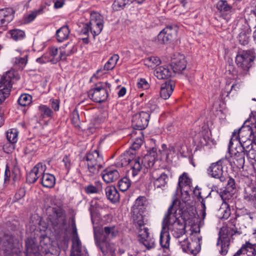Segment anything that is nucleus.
<instances>
[{"mask_svg":"<svg viewBox=\"0 0 256 256\" xmlns=\"http://www.w3.org/2000/svg\"><path fill=\"white\" fill-rule=\"evenodd\" d=\"M184 206L178 198L173 200L162 220V228H168L172 234L180 238L185 234L186 224L182 216Z\"/></svg>","mask_w":256,"mask_h":256,"instance_id":"1","label":"nucleus"},{"mask_svg":"<svg viewBox=\"0 0 256 256\" xmlns=\"http://www.w3.org/2000/svg\"><path fill=\"white\" fill-rule=\"evenodd\" d=\"M136 206H135L134 209L133 221L136 227L138 240L148 250H150L155 246L154 240L150 235L148 228L145 227L146 220L144 216L139 212L138 208Z\"/></svg>","mask_w":256,"mask_h":256,"instance_id":"2","label":"nucleus"},{"mask_svg":"<svg viewBox=\"0 0 256 256\" xmlns=\"http://www.w3.org/2000/svg\"><path fill=\"white\" fill-rule=\"evenodd\" d=\"M254 58V52L253 49L240 50L238 52L236 58V62L238 67L244 71L242 73L243 76L247 74Z\"/></svg>","mask_w":256,"mask_h":256,"instance_id":"3","label":"nucleus"},{"mask_svg":"<svg viewBox=\"0 0 256 256\" xmlns=\"http://www.w3.org/2000/svg\"><path fill=\"white\" fill-rule=\"evenodd\" d=\"M239 233L237 231L233 232L232 229L228 227H222L219 232V236L218 240L216 246L220 254L222 256L227 254L230 244V237Z\"/></svg>","mask_w":256,"mask_h":256,"instance_id":"4","label":"nucleus"},{"mask_svg":"<svg viewBox=\"0 0 256 256\" xmlns=\"http://www.w3.org/2000/svg\"><path fill=\"white\" fill-rule=\"evenodd\" d=\"M88 171L92 174L98 173L104 164L102 156L100 155L97 150H94L88 152L86 156Z\"/></svg>","mask_w":256,"mask_h":256,"instance_id":"5","label":"nucleus"},{"mask_svg":"<svg viewBox=\"0 0 256 256\" xmlns=\"http://www.w3.org/2000/svg\"><path fill=\"white\" fill-rule=\"evenodd\" d=\"M118 234V229L114 226H105L103 229L94 228V236L96 242L108 241L116 238Z\"/></svg>","mask_w":256,"mask_h":256,"instance_id":"6","label":"nucleus"},{"mask_svg":"<svg viewBox=\"0 0 256 256\" xmlns=\"http://www.w3.org/2000/svg\"><path fill=\"white\" fill-rule=\"evenodd\" d=\"M15 78L14 70L7 72L0 80V102L8 96L12 86V80Z\"/></svg>","mask_w":256,"mask_h":256,"instance_id":"7","label":"nucleus"},{"mask_svg":"<svg viewBox=\"0 0 256 256\" xmlns=\"http://www.w3.org/2000/svg\"><path fill=\"white\" fill-rule=\"evenodd\" d=\"M247 122H250L248 120L245 122L244 124L238 130H234L232 133V137L228 144V150H230L232 145V140L244 141V140H248L252 138L253 126L249 125H246Z\"/></svg>","mask_w":256,"mask_h":256,"instance_id":"8","label":"nucleus"},{"mask_svg":"<svg viewBox=\"0 0 256 256\" xmlns=\"http://www.w3.org/2000/svg\"><path fill=\"white\" fill-rule=\"evenodd\" d=\"M104 22L103 16L100 13L96 12H91L88 24L90 31L94 38L101 32L104 28Z\"/></svg>","mask_w":256,"mask_h":256,"instance_id":"9","label":"nucleus"},{"mask_svg":"<svg viewBox=\"0 0 256 256\" xmlns=\"http://www.w3.org/2000/svg\"><path fill=\"white\" fill-rule=\"evenodd\" d=\"M150 179L156 188L162 190L167 184L168 176L159 169L153 170L150 172Z\"/></svg>","mask_w":256,"mask_h":256,"instance_id":"10","label":"nucleus"},{"mask_svg":"<svg viewBox=\"0 0 256 256\" xmlns=\"http://www.w3.org/2000/svg\"><path fill=\"white\" fill-rule=\"evenodd\" d=\"M88 96L94 102H102L107 99L108 92L102 84H96L94 88L89 90Z\"/></svg>","mask_w":256,"mask_h":256,"instance_id":"11","label":"nucleus"},{"mask_svg":"<svg viewBox=\"0 0 256 256\" xmlns=\"http://www.w3.org/2000/svg\"><path fill=\"white\" fill-rule=\"evenodd\" d=\"M224 160H220L212 164L207 170L208 174L210 176L214 178L219 179L222 182H224L226 179L222 166Z\"/></svg>","mask_w":256,"mask_h":256,"instance_id":"12","label":"nucleus"},{"mask_svg":"<svg viewBox=\"0 0 256 256\" xmlns=\"http://www.w3.org/2000/svg\"><path fill=\"white\" fill-rule=\"evenodd\" d=\"M182 238L184 240H179L178 242L184 252L195 256L200 251V246L198 242H190L185 234Z\"/></svg>","mask_w":256,"mask_h":256,"instance_id":"13","label":"nucleus"},{"mask_svg":"<svg viewBox=\"0 0 256 256\" xmlns=\"http://www.w3.org/2000/svg\"><path fill=\"white\" fill-rule=\"evenodd\" d=\"M149 118V114L144 112L134 114L132 118L134 128L138 130L144 129L148 125Z\"/></svg>","mask_w":256,"mask_h":256,"instance_id":"14","label":"nucleus"},{"mask_svg":"<svg viewBox=\"0 0 256 256\" xmlns=\"http://www.w3.org/2000/svg\"><path fill=\"white\" fill-rule=\"evenodd\" d=\"M177 30L172 26H168L164 28L158 34V40L160 44L170 42L176 37Z\"/></svg>","mask_w":256,"mask_h":256,"instance_id":"15","label":"nucleus"},{"mask_svg":"<svg viewBox=\"0 0 256 256\" xmlns=\"http://www.w3.org/2000/svg\"><path fill=\"white\" fill-rule=\"evenodd\" d=\"M53 220L52 221L54 228L60 229L66 224V216L62 209L58 206L52 208Z\"/></svg>","mask_w":256,"mask_h":256,"instance_id":"16","label":"nucleus"},{"mask_svg":"<svg viewBox=\"0 0 256 256\" xmlns=\"http://www.w3.org/2000/svg\"><path fill=\"white\" fill-rule=\"evenodd\" d=\"M72 246L70 256H82V243L78 236L76 224H72Z\"/></svg>","mask_w":256,"mask_h":256,"instance_id":"17","label":"nucleus"},{"mask_svg":"<svg viewBox=\"0 0 256 256\" xmlns=\"http://www.w3.org/2000/svg\"><path fill=\"white\" fill-rule=\"evenodd\" d=\"M46 170V166L42 162L36 164L26 176V180L29 183H34L42 176Z\"/></svg>","mask_w":256,"mask_h":256,"instance_id":"18","label":"nucleus"},{"mask_svg":"<svg viewBox=\"0 0 256 256\" xmlns=\"http://www.w3.org/2000/svg\"><path fill=\"white\" fill-rule=\"evenodd\" d=\"M14 237L12 235L6 234L3 236L1 242L4 248V250L6 256H13L15 252V247L14 244Z\"/></svg>","mask_w":256,"mask_h":256,"instance_id":"19","label":"nucleus"},{"mask_svg":"<svg viewBox=\"0 0 256 256\" xmlns=\"http://www.w3.org/2000/svg\"><path fill=\"white\" fill-rule=\"evenodd\" d=\"M232 148V146L230 150H228L230 152L234 154L230 162V166L238 168H242L244 164V152L242 150L234 152Z\"/></svg>","mask_w":256,"mask_h":256,"instance_id":"20","label":"nucleus"},{"mask_svg":"<svg viewBox=\"0 0 256 256\" xmlns=\"http://www.w3.org/2000/svg\"><path fill=\"white\" fill-rule=\"evenodd\" d=\"M26 256H40V252L38 244L35 240L28 238L26 240Z\"/></svg>","mask_w":256,"mask_h":256,"instance_id":"21","label":"nucleus"},{"mask_svg":"<svg viewBox=\"0 0 256 256\" xmlns=\"http://www.w3.org/2000/svg\"><path fill=\"white\" fill-rule=\"evenodd\" d=\"M15 11L12 8L0 10V26L6 25L14 18Z\"/></svg>","mask_w":256,"mask_h":256,"instance_id":"22","label":"nucleus"},{"mask_svg":"<svg viewBox=\"0 0 256 256\" xmlns=\"http://www.w3.org/2000/svg\"><path fill=\"white\" fill-rule=\"evenodd\" d=\"M186 66V62L184 56L178 54L172 62L170 68L174 73H180L184 70Z\"/></svg>","mask_w":256,"mask_h":256,"instance_id":"23","label":"nucleus"},{"mask_svg":"<svg viewBox=\"0 0 256 256\" xmlns=\"http://www.w3.org/2000/svg\"><path fill=\"white\" fill-rule=\"evenodd\" d=\"M96 244L100 249L104 256H112L114 254L116 248L114 244L108 241L100 242H96Z\"/></svg>","mask_w":256,"mask_h":256,"instance_id":"24","label":"nucleus"},{"mask_svg":"<svg viewBox=\"0 0 256 256\" xmlns=\"http://www.w3.org/2000/svg\"><path fill=\"white\" fill-rule=\"evenodd\" d=\"M174 82L166 81L161 85L160 96L164 100L168 98L172 94L174 88Z\"/></svg>","mask_w":256,"mask_h":256,"instance_id":"25","label":"nucleus"},{"mask_svg":"<svg viewBox=\"0 0 256 256\" xmlns=\"http://www.w3.org/2000/svg\"><path fill=\"white\" fill-rule=\"evenodd\" d=\"M172 68L168 66H163L156 68L154 70V75L158 79L167 78L172 76Z\"/></svg>","mask_w":256,"mask_h":256,"instance_id":"26","label":"nucleus"},{"mask_svg":"<svg viewBox=\"0 0 256 256\" xmlns=\"http://www.w3.org/2000/svg\"><path fill=\"white\" fill-rule=\"evenodd\" d=\"M236 188L234 180L230 178L224 190L220 192V196L223 200L229 199L234 194Z\"/></svg>","mask_w":256,"mask_h":256,"instance_id":"27","label":"nucleus"},{"mask_svg":"<svg viewBox=\"0 0 256 256\" xmlns=\"http://www.w3.org/2000/svg\"><path fill=\"white\" fill-rule=\"evenodd\" d=\"M119 177V172L116 170L106 169L102 174V178L106 183L112 182L118 180Z\"/></svg>","mask_w":256,"mask_h":256,"instance_id":"28","label":"nucleus"},{"mask_svg":"<svg viewBox=\"0 0 256 256\" xmlns=\"http://www.w3.org/2000/svg\"><path fill=\"white\" fill-rule=\"evenodd\" d=\"M105 192L108 200L112 202H116L120 200V194L114 186H108L105 188Z\"/></svg>","mask_w":256,"mask_h":256,"instance_id":"29","label":"nucleus"},{"mask_svg":"<svg viewBox=\"0 0 256 256\" xmlns=\"http://www.w3.org/2000/svg\"><path fill=\"white\" fill-rule=\"evenodd\" d=\"M143 166L142 163H140V158H134L130 163V170L128 174H132V177H135L140 173Z\"/></svg>","mask_w":256,"mask_h":256,"instance_id":"30","label":"nucleus"},{"mask_svg":"<svg viewBox=\"0 0 256 256\" xmlns=\"http://www.w3.org/2000/svg\"><path fill=\"white\" fill-rule=\"evenodd\" d=\"M28 52L17 50V69L22 70L28 63Z\"/></svg>","mask_w":256,"mask_h":256,"instance_id":"31","label":"nucleus"},{"mask_svg":"<svg viewBox=\"0 0 256 256\" xmlns=\"http://www.w3.org/2000/svg\"><path fill=\"white\" fill-rule=\"evenodd\" d=\"M134 154L129 152H125L122 154L116 162V166L120 167H123L130 164L132 161L134 160Z\"/></svg>","mask_w":256,"mask_h":256,"instance_id":"32","label":"nucleus"},{"mask_svg":"<svg viewBox=\"0 0 256 256\" xmlns=\"http://www.w3.org/2000/svg\"><path fill=\"white\" fill-rule=\"evenodd\" d=\"M55 182L56 180L54 175L48 173L44 174V172L42 174L41 183L44 186L48 188H52L54 186Z\"/></svg>","mask_w":256,"mask_h":256,"instance_id":"33","label":"nucleus"},{"mask_svg":"<svg viewBox=\"0 0 256 256\" xmlns=\"http://www.w3.org/2000/svg\"><path fill=\"white\" fill-rule=\"evenodd\" d=\"M250 30L245 26L238 34V40L240 44L246 46L248 44L250 41Z\"/></svg>","mask_w":256,"mask_h":256,"instance_id":"34","label":"nucleus"},{"mask_svg":"<svg viewBox=\"0 0 256 256\" xmlns=\"http://www.w3.org/2000/svg\"><path fill=\"white\" fill-rule=\"evenodd\" d=\"M216 8L222 15L226 16L231 12L232 6L226 0H221L218 2Z\"/></svg>","mask_w":256,"mask_h":256,"instance_id":"35","label":"nucleus"},{"mask_svg":"<svg viewBox=\"0 0 256 256\" xmlns=\"http://www.w3.org/2000/svg\"><path fill=\"white\" fill-rule=\"evenodd\" d=\"M70 34V30L68 26H65L56 30V36L58 40L62 42L68 38Z\"/></svg>","mask_w":256,"mask_h":256,"instance_id":"36","label":"nucleus"},{"mask_svg":"<svg viewBox=\"0 0 256 256\" xmlns=\"http://www.w3.org/2000/svg\"><path fill=\"white\" fill-rule=\"evenodd\" d=\"M242 250L241 254L242 255H246V256H255L256 254V250L252 246V244L249 242H246V244L243 245L242 248L240 249Z\"/></svg>","mask_w":256,"mask_h":256,"instance_id":"37","label":"nucleus"},{"mask_svg":"<svg viewBox=\"0 0 256 256\" xmlns=\"http://www.w3.org/2000/svg\"><path fill=\"white\" fill-rule=\"evenodd\" d=\"M170 236L166 231L162 230L160 234V243L162 247L168 248L170 246Z\"/></svg>","mask_w":256,"mask_h":256,"instance_id":"38","label":"nucleus"},{"mask_svg":"<svg viewBox=\"0 0 256 256\" xmlns=\"http://www.w3.org/2000/svg\"><path fill=\"white\" fill-rule=\"evenodd\" d=\"M133 2L134 0H115L112 4V8L114 10H120Z\"/></svg>","mask_w":256,"mask_h":256,"instance_id":"39","label":"nucleus"},{"mask_svg":"<svg viewBox=\"0 0 256 256\" xmlns=\"http://www.w3.org/2000/svg\"><path fill=\"white\" fill-rule=\"evenodd\" d=\"M118 59L119 56L118 54L113 55L104 66V70H112L115 67Z\"/></svg>","mask_w":256,"mask_h":256,"instance_id":"40","label":"nucleus"},{"mask_svg":"<svg viewBox=\"0 0 256 256\" xmlns=\"http://www.w3.org/2000/svg\"><path fill=\"white\" fill-rule=\"evenodd\" d=\"M38 110L42 118H50L52 116L53 112L52 110L46 105L41 104L38 106Z\"/></svg>","mask_w":256,"mask_h":256,"instance_id":"41","label":"nucleus"},{"mask_svg":"<svg viewBox=\"0 0 256 256\" xmlns=\"http://www.w3.org/2000/svg\"><path fill=\"white\" fill-rule=\"evenodd\" d=\"M72 49L67 50H65L61 51L60 52V55L55 60H50L53 63H56L58 61L61 60H65L67 56L70 55V54L73 53L75 50L74 46H72Z\"/></svg>","mask_w":256,"mask_h":256,"instance_id":"42","label":"nucleus"},{"mask_svg":"<svg viewBox=\"0 0 256 256\" xmlns=\"http://www.w3.org/2000/svg\"><path fill=\"white\" fill-rule=\"evenodd\" d=\"M43 9L40 8L38 10H36L31 12L30 14L25 16L24 18V22L25 24H28L33 21L36 16L38 14H40L42 13Z\"/></svg>","mask_w":256,"mask_h":256,"instance_id":"43","label":"nucleus"},{"mask_svg":"<svg viewBox=\"0 0 256 256\" xmlns=\"http://www.w3.org/2000/svg\"><path fill=\"white\" fill-rule=\"evenodd\" d=\"M118 186L121 191H126L130 186V179L127 177L123 178L118 182Z\"/></svg>","mask_w":256,"mask_h":256,"instance_id":"44","label":"nucleus"},{"mask_svg":"<svg viewBox=\"0 0 256 256\" xmlns=\"http://www.w3.org/2000/svg\"><path fill=\"white\" fill-rule=\"evenodd\" d=\"M155 158L154 156L151 154L146 155L142 160V163L144 164V166L146 168H150L154 166V164Z\"/></svg>","mask_w":256,"mask_h":256,"instance_id":"45","label":"nucleus"},{"mask_svg":"<svg viewBox=\"0 0 256 256\" xmlns=\"http://www.w3.org/2000/svg\"><path fill=\"white\" fill-rule=\"evenodd\" d=\"M32 101V96L28 94H22L18 100V104L22 106L28 105Z\"/></svg>","mask_w":256,"mask_h":256,"instance_id":"46","label":"nucleus"},{"mask_svg":"<svg viewBox=\"0 0 256 256\" xmlns=\"http://www.w3.org/2000/svg\"><path fill=\"white\" fill-rule=\"evenodd\" d=\"M191 183L190 179L188 178V174L184 173L178 180V185L180 188L185 186H190Z\"/></svg>","mask_w":256,"mask_h":256,"instance_id":"47","label":"nucleus"},{"mask_svg":"<svg viewBox=\"0 0 256 256\" xmlns=\"http://www.w3.org/2000/svg\"><path fill=\"white\" fill-rule=\"evenodd\" d=\"M238 142L240 144L241 146L242 147V150H240L241 151H246L247 150L250 148V146H253L254 145V142L252 138H250L248 140H244V141L239 140Z\"/></svg>","mask_w":256,"mask_h":256,"instance_id":"48","label":"nucleus"},{"mask_svg":"<svg viewBox=\"0 0 256 256\" xmlns=\"http://www.w3.org/2000/svg\"><path fill=\"white\" fill-rule=\"evenodd\" d=\"M146 64L148 66H153L155 65L158 66L160 64V59L156 56H150L145 60Z\"/></svg>","mask_w":256,"mask_h":256,"instance_id":"49","label":"nucleus"},{"mask_svg":"<svg viewBox=\"0 0 256 256\" xmlns=\"http://www.w3.org/2000/svg\"><path fill=\"white\" fill-rule=\"evenodd\" d=\"M249 122L253 126L252 131V140L254 143L256 144V114L252 116H250L248 119Z\"/></svg>","mask_w":256,"mask_h":256,"instance_id":"50","label":"nucleus"},{"mask_svg":"<svg viewBox=\"0 0 256 256\" xmlns=\"http://www.w3.org/2000/svg\"><path fill=\"white\" fill-rule=\"evenodd\" d=\"M6 138L8 142H16V129L11 128L6 132Z\"/></svg>","mask_w":256,"mask_h":256,"instance_id":"51","label":"nucleus"},{"mask_svg":"<svg viewBox=\"0 0 256 256\" xmlns=\"http://www.w3.org/2000/svg\"><path fill=\"white\" fill-rule=\"evenodd\" d=\"M250 148L249 149L247 150L245 152L246 153L247 156L250 159H256V144L254 143V145L253 146H250Z\"/></svg>","mask_w":256,"mask_h":256,"instance_id":"52","label":"nucleus"},{"mask_svg":"<svg viewBox=\"0 0 256 256\" xmlns=\"http://www.w3.org/2000/svg\"><path fill=\"white\" fill-rule=\"evenodd\" d=\"M16 142H8L4 146L3 150L6 153L9 154L12 152L15 148Z\"/></svg>","mask_w":256,"mask_h":256,"instance_id":"53","label":"nucleus"},{"mask_svg":"<svg viewBox=\"0 0 256 256\" xmlns=\"http://www.w3.org/2000/svg\"><path fill=\"white\" fill-rule=\"evenodd\" d=\"M137 86L138 88H142L144 90L148 89L149 87V84L147 81L144 78H141L137 83Z\"/></svg>","mask_w":256,"mask_h":256,"instance_id":"54","label":"nucleus"},{"mask_svg":"<svg viewBox=\"0 0 256 256\" xmlns=\"http://www.w3.org/2000/svg\"><path fill=\"white\" fill-rule=\"evenodd\" d=\"M62 162L64 163V166L67 172H68L70 169L71 166L72 164L71 160H70L68 156H65L63 158Z\"/></svg>","mask_w":256,"mask_h":256,"instance_id":"55","label":"nucleus"},{"mask_svg":"<svg viewBox=\"0 0 256 256\" xmlns=\"http://www.w3.org/2000/svg\"><path fill=\"white\" fill-rule=\"evenodd\" d=\"M90 30V26L88 23L84 24L82 28L80 31L81 35L88 36L89 31Z\"/></svg>","mask_w":256,"mask_h":256,"instance_id":"56","label":"nucleus"},{"mask_svg":"<svg viewBox=\"0 0 256 256\" xmlns=\"http://www.w3.org/2000/svg\"><path fill=\"white\" fill-rule=\"evenodd\" d=\"M142 144V138H136L134 142H133L131 148L134 150L138 149Z\"/></svg>","mask_w":256,"mask_h":256,"instance_id":"57","label":"nucleus"},{"mask_svg":"<svg viewBox=\"0 0 256 256\" xmlns=\"http://www.w3.org/2000/svg\"><path fill=\"white\" fill-rule=\"evenodd\" d=\"M107 114L104 113L102 115L98 116L95 118L94 121L96 124H100L104 122L106 118Z\"/></svg>","mask_w":256,"mask_h":256,"instance_id":"58","label":"nucleus"},{"mask_svg":"<svg viewBox=\"0 0 256 256\" xmlns=\"http://www.w3.org/2000/svg\"><path fill=\"white\" fill-rule=\"evenodd\" d=\"M10 170H9L8 166H6L5 172H4V186H6L7 185V184L10 180Z\"/></svg>","mask_w":256,"mask_h":256,"instance_id":"59","label":"nucleus"},{"mask_svg":"<svg viewBox=\"0 0 256 256\" xmlns=\"http://www.w3.org/2000/svg\"><path fill=\"white\" fill-rule=\"evenodd\" d=\"M51 106L54 111H58L60 108L59 100H58L51 99L50 100Z\"/></svg>","mask_w":256,"mask_h":256,"instance_id":"60","label":"nucleus"},{"mask_svg":"<svg viewBox=\"0 0 256 256\" xmlns=\"http://www.w3.org/2000/svg\"><path fill=\"white\" fill-rule=\"evenodd\" d=\"M85 190L87 194H94L97 192L98 189L96 187L90 185L86 188Z\"/></svg>","mask_w":256,"mask_h":256,"instance_id":"61","label":"nucleus"},{"mask_svg":"<svg viewBox=\"0 0 256 256\" xmlns=\"http://www.w3.org/2000/svg\"><path fill=\"white\" fill-rule=\"evenodd\" d=\"M201 206H202V210H201V213H202V219H204L206 216V202L204 198H202V200L201 201Z\"/></svg>","mask_w":256,"mask_h":256,"instance_id":"62","label":"nucleus"},{"mask_svg":"<svg viewBox=\"0 0 256 256\" xmlns=\"http://www.w3.org/2000/svg\"><path fill=\"white\" fill-rule=\"evenodd\" d=\"M25 36L26 34L24 30L17 29V40H22Z\"/></svg>","mask_w":256,"mask_h":256,"instance_id":"63","label":"nucleus"},{"mask_svg":"<svg viewBox=\"0 0 256 256\" xmlns=\"http://www.w3.org/2000/svg\"><path fill=\"white\" fill-rule=\"evenodd\" d=\"M7 36L13 38L14 40H16V30L14 29L10 30L7 34Z\"/></svg>","mask_w":256,"mask_h":256,"instance_id":"64","label":"nucleus"}]
</instances>
